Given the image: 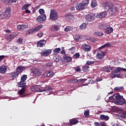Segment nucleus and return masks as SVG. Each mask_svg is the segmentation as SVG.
Segmentation results:
<instances>
[{
  "label": "nucleus",
  "mask_w": 126,
  "mask_h": 126,
  "mask_svg": "<svg viewBox=\"0 0 126 126\" xmlns=\"http://www.w3.org/2000/svg\"><path fill=\"white\" fill-rule=\"evenodd\" d=\"M7 69L5 66H1L0 67V71L2 73H5Z\"/></svg>",
  "instance_id": "33"
},
{
  "label": "nucleus",
  "mask_w": 126,
  "mask_h": 126,
  "mask_svg": "<svg viewBox=\"0 0 126 126\" xmlns=\"http://www.w3.org/2000/svg\"><path fill=\"white\" fill-rule=\"evenodd\" d=\"M108 27H109V26H108L106 24L98 26V28L100 30H104L107 28H108Z\"/></svg>",
  "instance_id": "30"
},
{
  "label": "nucleus",
  "mask_w": 126,
  "mask_h": 126,
  "mask_svg": "<svg viewBox=\"0 0 126 126\" xmlns=\"http://www.w3.org/2000/svg\"><path fill=\"white\" fill-rule=\"evenodd\" d=\"M5 58V56H0V62H1L4 58Z\"/></svg>",
  "instance_id": "60"
},
{
  "label": "nucleus",
  "mask_w": 126,
  "mask_h": 126,
  "mask_svg": "<svg viewBox=\"0 0 126 126\" xmlns=\"http://www.w3.org/2000/svg\"><path fill=\"white\" fill-rule=\"evenodd\" d=\"M25 13H31V11L28 9H26L25 10Z\"/></svg>",
  "instance_id": "64"
},
{
  "label": "nucleus",
  "mask_w": 126,
  "mask_h": 126,
  "mask_svg": "<svg viewBox=\"0 0 126 126\" xmlns=\"http://www.w3.org/2000/svg\"><path fill=\"white\" fill-rule=\"evenodd\" d=\"M10 0H1V1H2L4 3L9 4V2Z\"/></svg>",
  "instance_id": "57"
},
{
  "label": "nucleus",
  "mask_w": 126,
  "mask_h": 126,
  "mask_svg": "<svg viewBox=\"0 0 126 126\" xmlns=\"http://www.w3.org/2000/svg\"><path fill=\"white\" fill-rule=\"evenodd\" d=\"M89 40L92 43H94V41L95 40V39L94 38H93V37H91V38H89Z\"/></svg>",
  "instance_id": "59"
},
{
  "label": "nucleus",
  "mask_w": 126,
  "mask_h": 126,
  "mask_svg": "<svg viewBox=\"0 0 126 126\" xmlns=\"http://www.w3.org/2000/svg\"><path fill=\"white\" fill-rule=\"evenodd\" d=\"M95 18V15L94 14H88L86 15V20L89 22H92L94 21V20Z\"/></svg>",
  "instance_id": "8"
},
{
  "label": "nucleus",
  "mask_w": 126,
  "mask_h": 126,
  "mask_svg": "<svg viewBox=\"0 0 126 126\" xmlns=\"http://www.w3.org/2000/svg\"><path fill=\"white\" fill-rule=\"evenodd\" d=\"M58 18V14L55 9L50 10L49 19L53 21L57 20Z\"/></svg>",
  "instance_id": "5"
},
{
  "label": "nucleus",
  "mask_w": 126,
  "mask_h": 126,
  "mask_svg": "<svg viewBox=\"0 0 126 126\" xmlns=\"http://www.w3.org/2000/svg\"><path fill=\"white\" fill-rule=\"evenodd\" d=\"M26 91V87H23L22 88L21 90H20L18 92V94L19 95H23L24 93H25V91Z\"/></svg>",
  "instance_id": "29"
},
{
  "label": "nucleus",
  "mask_w": 126,
  "mask_h": 126,
  "mask_svg": "<svg viewBox=\"0 0 126 126\" xmlns=\"http://www.w3.org/2000/svg\"><path fill=\"white\" fill-rule=\"evenodd\" d=\"M44 33L42 32H39L37 34V36L39 37H42Z\"/></svg>",
  "instance_id": "54"
},
{
  "label": "nucleus",
  "mask_w": 126,
  "mask_h": 126,
  "mask_svg": "<svg viewBox=\"0 0 126 126\" xmlns=\"http://www.w3.org/2000/svg\"><path fill=\"white\" fill-rule=\"evenodd\" d=\"M31 74L34 77H39L42 74V71L39 69L33 68L32 70Z\"/></svg>",
  "instance_id": "7"
},
{
  "label": "nucleus",
  "mask_w": 126,
  "mask_h": 126,
  "mask_svg": "<svg viewBox=\"0 0 126 126\" xmlns=\"http://www.w3.org/2000/svg\"><path fill=\"white\" fill-rule=\"evenodd\" d=\"M18 85L19 88H25L26 83L24 81H21L18 83Z\"/></svg>",
  "instance_id": "28"
},
{
  "label": "nucleus",
  "mask_w": 126,
  "mask_h": 126,
  "mask_svg": "<svg viewBox=\"0 0 126 126\" xmlns=\"http://www.w3.org/2000/svg\"><path fill=\"white\" fill-rule=\"evenodd\" d=\"M28 28V26L26 25L22 24L17 26V30L19 31L23 32V30H25Z\"/></svg>",
  "instance_id": "18"
},
{
  "label": "nucleus",
  "mask_w": 126,
  "mask_h": 126,
  "mask_svg": "<svg viewBox=\"0 0 126 126\" xmlns=\"http://www.w3.org/2000/svg\"><path fill=\"white\" fill-rule=\"evenodd\" d=\"M90 3V0H83L80 2H77L76 5V9L78 11L83 10Z\"/></svg>",
  "instance_id": "3"
},
{
  "label": "nucleus",
  "mask_w": 126,
  "mask_h": 126,
  "mask_svg": "<svg viewBox=\"0 0 126 126\" xmlns=\"http://www.w3.org/2000/svg\"><path fill=\"white\" fill-rule=\"evenodd\" d=\"M90 68V66H88V65H84L83 67H82V70L85 72H88V70Z\"/></svg>",
  "instance_id": "40"
},
{
  "label": "nucleus",
  "mask_w": 126,
  "mask_h": 126,
  "mask_svg": "<svg viewBox=\"0 0 126 126\" xmlns=\"http://www.w3.org/2000/svg\"><path fill=\"white\" fill-rule=\"evenodd\" d=\"M19 75H20V74L16 72V71H13L9 73V75H10V77H11L13 79V80L17 79L18 78V77L19 76Z\"/></svg>",
  "instance_id": "15"
},
{
  "label": "nucleus",
  "mask_w": 126,
  "mask_h": 126,
  "mask_svg": "<svg viewBox=\"0 0 126 126\" xmlns=\"http://www.w3.org/2000/svg\"><path fill=\"white\" fill-rule=\"evenodd\" d=\"M46 44V40H41L38 41L36 43L37 47H43Z\"/></svg>",
  "instance_id": "20"
},
{
  "label": "nucleus",
  "mask_w": 126,
  "mask_h": 126,
  "mask_svg": "<svg viewBox=\"0 0 126 126\" xmlns=\"http://www.w3.org/2000/svg\"><path fill=\"white\" fill-rule=\"evenodd\" d=\"M30 90L32 92H45L47 95L50 94V92L53 90V89L49 86H46L44 90H41L40 89L39 85H33V86L31 87Z\"/></svg>",
  "instance_id": "1"
},
{
  "label": "nucleus",
  "mask_w": 126,
  "mask_h": 126,
  "mask_svg": "<svg viewBox=\"0 0 126 126\" xmlns=\"http://www.w3.org/2000/svg\"><path fill=\"white\" fill-rule=\"evenodd\" d=\"M119 9V7L116 6H112V7L108 9L109 11V14L111 17L114 16V15L118 12V9Z\"/></svg>",
  "instance_id": "6"
},
{
  "label": "nucleus",
  "mask_w": 126,
  "mask_h": 126,
  "mask_svg": "<svg viewBox=\"0 0 126 126\" xmlns=\"http://www.w3.org/2000/svg\"><path fill=\"white\" fill-rule=\"evenodd\" d=\"M76 72H81V68L80 67H77L74 68Z\"/></svg>",
  "instance_id": "58"
},
{
  "label": "nucleus",
  "mask_w": 126,
  "mask_h": 126,
  "mask_svg": "<svg viewBox=\"0 0 126 126\" xmlns=\"http://www.w3.org/2000/svg\"><path fill=\"white\" fill-rule=\"evenodd\" d=\"M65 19H67L68 21H71L74 18V16L72 15L71 14H67L66 15L64 16Z\"/></svg>",
  "instance_id": "24"
},
{
  "label": "nucleus",
  "mask_w": 126,
  "mask_h": 126,
  "mask_svg": "<svg viewBox=\"0 0 126 126\" xmlns=\"http://www.w3.org/2000/svg\"><path fill=\"white\" fill-rule=\"evenodd\" d=\"M23 38H18L17 40V43L19 45L23 44Z\"/></svg>",
  "instance_id": "43"
},
{
  "label": "nucleus",
  "mask_w": 126,
  "mask_h": 126,
  "mask_svg": "<svg viewBox=\"0 0 126 126\" xmlns=\"http://www.w3.org/2000/svg\"><path fill=\"white\" fill-rule=\"evenodd\" d=\"M46 19H47V17L45 14H43L42 15H39L36 18V21L37 23H42L44 22Z\"/></svg>",
  "instance_id": "9"
},
{
  "label": "nucleus",
  "mask_w": 126,
  "mask_h": 126,
  "mask_svg": "<svg viewBox=\"0 0 126 126\" xmlns=\"http://www.w3.org/2000/svg\"><path fill=\"white\" fill-rule=\"evenodd\" d=\"M84 115H85V117H89L90 115V111L87 110L84 112Z\"/></svg>",
  "instance_id": "44"
},
{
  "label": "nucleus",
  "mask_w": 126,
  "mask_h": 126,
  "mask_svg": "<svg viewBox=\"0 0 126 126\" xmlns=\"http://www.w3.org/2000/svg\"><path fill=\"white\" fill-rule=\"evenodd\" d=\"M69 50V51L70 53H73L75 50V47H72L71 48H69V50Z\"/></svg>",
  "instance_id": "53"
},
{
  "label": "nucleus",
  "mask_w": 126,
  "mask_h": 126,
  "mask_svg": "<svg viewBox=\"0 0 126 126\" xmlns=\"http://www.w3.org/2000/svg\"><path fill=\"white\" fill-rule=\"evenodd\" d=\"M125 100H120L119 99L118 100L115 101V104H117V105H123L125 104Z\"/></svg>",
  "instance_id": "39"
},
{
  "label": "nucleus",
  "mask_w": 126,
  "mask_h": 126,
  "mask_svg": "<svg viewBox=\"0 0 126 126\" xmlns=\"http://www.w3.org/2000/svg\"><path fill=\"white\" fill-rule=\"evenodd\" d=\"M114 98L117 100L123 99V101H125V99L124 98L123 96H121L120 94H113Z\"/></svg>",
  "instance_id": "25"
},
{
  "label": "nucleus",
  "mask_w": 126,
  "mask_h": 126,
  "mask_svg": "<svg viewBox=\"0 0 126 126\" xmlns=\"http://www.w3.org/2000/svg\"><path fill=\"white\" fill-rule=\"evenodd\" d=\"M109 119V117L108 116H106L104 115H100V120L101 121H107Z\"/></svg>",
  "instance_id": "26"
},
{
  "label": "nucleus",
  "mask_w": 126,
  "mask_h": 126,
  "mask_svg": "<svg viewBox=\"0 0 126 126\" xmlns=\"http://www.w3.org/2000/svg\"><path fill=\"white\" fill-rule=\"evenodd\" d=\"M25 70V67L24 66H18L16 69V71L15 72H16L17 73L20 74L23 72L24 70Z\"/></svg>",
  "instance_id": "22"
},
{
  "label": "nucleus",
  "mask_w": 126,
  "mask_h": 126,
  "mask_svg": "<svg viewBox=\"0 0 126 126\" xmlns=\"http://www.w3.org/2000/svg\"><path fill=\"white\" fill-rule=\"evenodd\" d=\"M121 71H126V69L118 67L116 70H114L112 73H110V77L112 79L115 78H120Z\"/></svg>",
  "instance_id": "2"
},
{
  "label": "nucleus",
  "mask_w": 126,
  "mask_h": 126,
  "mask_svg": "<svg viewBox=\"0 0 126 126\" xmlns=\"http://www.w3.org/2000/svg\"><path fill=\"white\" fill-rule=\"evenodd\" d=\"M82 49L85 52H90L91 49V46L87 44H83L82 45Z\"/></svg>",
  "instance_id": "13"
},
{
  "label": "nucleus",
  "mask_w": 126,
  "mask_h": 126,
  "mask_svg": "<svg viewBox=\"0 0 126 126\" xmlns=\"http://www.w3.org/2000/svg\"><path fill=\"white\" fill-rule=\"evenodd\" d=\"M53 63L52 62H49V63H47L45 64V66H46L47 67H50L51 66H53Z\"/></svg>",
  "instance_id": "46"
},
{
  "label": "nucleus",
  "mask_w": 126,
  "mask_h": 126,
  "mask_svg": "<svg viewBox=\"0 0 126 126\" xmlns=\"http://www.w3.org/2000/svg\"><path fill=\"white\" fill-rule=\"evenodd\" d=\"M30 5H31L30 4H25L24 6H23L22 9V10L27 9V8Z\"/></svg>",
  "instance_id": "51"
},
{
  "label": "nucleus",
  "mask_w": 126,
  "mask_h": 126,
  "mask_svg": "<svg viewBox=\"0 0 126 126\" xmlns=\"http://www.w3.org/2000/svg\"><path fill=\"white\" fill-rule=\"evenodd\" d=\"M60 25H55L52 27V31L53 32H57L60 30Z\"/></svg>",
  "instance_id": "27"
},
{
  "label": "nucleus",
  "mask_w": 126,
  "mask_h": 126,
  "mask_svg": "<svg viewBox=\"0 0 126 126\" xmlns=\"http://www.w3.org/2000/svg\"><path fill=\"white\" fill-rule=\"evenodd\" d=\"M115 67L114 66H111L110 65L105 66L103 67V69L106 72H110L111 70H114Z\"/></svg>",
  "instance_id": "14"
},
{
  "label": "nucleus",
  "mask_w": 126,
  "mask_h": 126,
  "mask_svg": "<svg viewBox=\"0 0 126 126\" xmlns=\"http://www.w3.org/2000/svg\"><path fill=\"white\" fill-rule=\"evenodd\" d=\"M120 117L123 119H126V112H123L121 115H120Z\"/></svg>",
  "instance_id": "52"
},
{
  "label": "nucleus",
  "mask_w": 126,
  "mask_h": 126,
  "mask_svg": "<svg viewBox=\"0 0 126 126\" xmlns=\"http://www.w3.org/2000/svg\"><path fill=\"white\" fill-rule=\"evenodd\" d=\"M42 27H43L42 25L37 26L35 28H34L33 29V30L34 32H39V30H41V29L42 28Z\"/></svg>",
  "instance_id": "35"
},
{
  "label": "nucleus",
  "mask_w": 126,
  "mask_h": 126,
  "mask_svg": "<svg viewBox=\"0 0 126 126\" xmlns=\"http://www.w3.org/2000/svg\"><path fill=\"white\" fill-rule=\"evenodd\" d=\"M55 75V73L54 71H50L48 72V73L43 74L42 77L43 78L48 77L52 78Z\"/></svg>",
  "instance_id": "12"
},
{
  "label": "nucleus",
  "mask_w": 126,
  "mask_h": 126,
  "mask_svg": "<svg viewBox=\"0 0 126 126\" xmlns=\"http://www.w3.org/2000/svg\"><path fill=\"white\" fill-rule=\"evenodd\" d=\"M60 51H61L60 48H55V50H53V53H54L55 54L59 53Z\"/></svg>",
  "instance_id": "42"
},
{
  "label": "nucleus",
  "mask_w": 126,
  "mask_h": 126,
  "mask_svg": "<svg viewBox=\"0 0 126 126\" xmlns=\"http://www.w3.org/2000/svg\"><path fill=\"white\" fill-rule=\"evenodd\" d=\"M105 56V53L103 51H98L96 55V58L98 60H102Z\"/></svg>",
  "instance_id": "11"
},
{
  "label": "nucleus",
  "mask_w": 126,
  "mask_h": 126,
  "mask_svg": "<svg viewBox=\"0 0 126 126\" xmlns=\"http://www.w3.org/2000/svg\"><path fill=\"white\" fill-rule=\"evenodd\" d=\"M87 24L85 23H83L82 25H81L79 27L80 30H84L87 28Z\"/></svg>",
  "instance_id": "36"
},
{
  "label": "nucleus",
  "mask_w": 126,
  "mask_h": 126,
  "mask_svg": "<svg viewBox=\"0 0 126 126\" xmlns=\"http://www.w3.org/2000/svg\"><path fill=\"white\" fill-rule=\"evenodd\" d=\"M94 125L95 126H99L100 125V123L98 122H95L94 123Z\"/></svg>",
  "instance_id": "62"
},
{
  "label": "nucleus",
  "mask_w": 126,
  "mask_h": 126,
  "mask_svg": "<svg viewBox=\"0 0 126 126\" xmlns=\"http://www.w3.org/2000/svg\"><path fill=\"white\" fill-rule=\"evenodd\" d=\"M87 79H80L78 80V83H84L85 81H87Z\"/></svg>",
  "instance_id": "47"
},
{
  "label": "nucleus",
  "mask_w": 126,
  "mask_h": 126,
  "mask_svg": "<svg viewBox=\"0 0 126 126\" xmlns=\"http://www.w3.org/2000/svg\"><path fill=\"white\" fill-rule=\"evenodd\" d=\"M124 90V87L123 86L122 87H116L114 88V91H119L121 92L122 90Z\"/></svg>",
  "instance_id": "38"
},
{
  "label": "nucleus",
  "mask_w": 126,
  "mask_h": 126,
  "mask_svg": "<svg viewBox=\"0 0 126 126\" xmlns=\"http://www.w3.org/2000/svg\"><path fill=\"white\" fill-rule=\"evenodd\" d=\"M61 53L62 55H65V51L64 50V49L62 50L61 51Z\"/></svg>",
  "instance_id": "63"
},
{
  "label": "nucleus",
  "mask_w": 126,
  "mask_h": 126,
  "mask_svg": "<svg viewBox=\"0 0 126 126\" xmlns=\"http://www.w3.org/2000/svg\"><path fill=\"white\" fill-rule=\"evenodd\" d=\"M114 31V29H113V28L110 27H108L106 29L104 30V33H106L107 35L111 34Z\"/></svg>",
  "instance_id": "16"
},
{
  "label": "nucleus",
  "mask_w": 126,
  "mask_h": 126,
  "mask_svg": "<svg viewBox=\"0 0 126 126\" xmlns=\"http://www.w3.org/2000/svg\"><path fill=\"white\" fill-rule=\"evenodd\" d=\"M55 61L56 62H59V61H60V58L59 57H55Z\"/></svg>",
  "instance_id": "61"
},
{
  "label": "nucleus",
  "mask_w": 126,
  "mask_h": 126,
  "mask_svg": "<svg viewBox=\"0 0 126 126\" xmlns=\"http://www.w3.org/2000/svg\"><path fill=\"white\" fill-rule=\"evenodd\" d=\"M11 16V8H7L5 12L0 14V17L1 19H8Z\"/></svg>",
  "instance_id": "4"
},
{
  "label": "nucleus",
  "mask_w": 126,
  "mask_h": 126,
  "mask_svg": "<svg viewBox=\"0 0 126 126\" xmlns=\"http://www.w3.org/2000/svg\"><path fill=\"white\" fill-rule=\"evenodd\" d=\"M97 2H96V0H92L91 5L92 8L95 7L97 6Z\"/></svg>",
  "instance_id": "37"
},
{
  "label": "nucleus",
  "mask_w": 126,
  "mask_h": 126,
  "mask_svg": "<svg viewBox=\"0 0 126 126\" xmlns=\"http://www.w3.org/2000/svg\"><path fill=\"white\" fill-rule=\"evenodd\" d=\"M73 30V27L72 26H68L66 28H64V31L65 32H68L72 31Z\"/></svg>",
  "instance_id": "31"
},
{
  "label": "nucleus",
  "mask_w": 126,
  "mask_h": 126,
  "mask_svg": "<svg viewBox=\"0 0 126 126\" xmlns=\"http://www.w3.org/2000/svg\"><path fill=\"white\" fill-rule=\"evenodd\" d=\"M79 121L78 120H77V119H76V118H73L72 119L69 120V123L70 126L77 125Z\"/></svg>",
  "instance_id": "21"
},
{
  "label": "nucleus",
  "mask_w": 126,
  "mask_h": 126,
  "mask_svg": "<svg viewBox=\"0 0 126 126\" xmlns=\"http://www.w3.org/2000/svg\"><path fill=\"white\" fill-rule=\"evenodd\" d=\"M107 13L106 11H104L103 12H101L98 13L96 15V17L97 19H102L105 17L107 16Z\"/></svg>",
  "instance_id": "19"
},
{
  "label": "nucleus",
  "mask_w": 126,
  "mask_h": 126,
  "mask_svg": "<svg viewBox=\"0 0 126 126\" xmlns=\"http://www.w3.org/2000/svg\"><path fill=\"white\" fill-rule=\"evenodd\" d=\"M27 79V76L25 74L23 75L21 78V81L26 82Z\"/></svg>",
  "instance_id": "41"
},
{
  "label": "nucleus",
  "mask_w": 126,
  "mask_h": 126,
  "mask_svg": "<svg viewBox=\"0 0 126 126\" xmlns=\"http://www.w3.org/2000/svg\"><path fill=\"white\" fill-rule=\"evenodd\" d=\"M81 36L80 35H76L74 37V40H76L77 41H78L79 40H80Z\"/></svg>",
  "instance_id": "55"
},
{
  "label": "nucleus",
  "mask_w": 126,
  "mask_h": 126,
  "mask_svg": "<svg viewBox=\"0 0 126 126\" xmlns=\"http://www.w3.org/2000/svg\"><path fill=\"white\" fill-rule=\"evenodd\" d=\"M52 51L51 50H46L40 53V55H41L42 57H47L50 55Z\"/></svg>",
  "instance_id": "17"
},
{
  "label": "nucleus",
  "mask_w": 126,
  "mask_h": 126,
  "mask_svg": "<svg viewBox=\"0 0 126 126\" xmlns=\"http://www.w3.org/2000/svg\"><path fill=\"white\" fill-rule=\"evenodd\" d=\"M80 57V55L79 53H76L74 54L73 56V58L75 59H78Z\"/></svg>",
  "instance_id": "45"
},
{
  "label": "nucleus",
  "mask_w": 126,
  "mask_h": 126,
  "mask_svg": "<svg viewBox=\"0 0 126 126\" xmlns=\"http://www.w3.org/2000/svg\"><path fill=\"white\" fill-rule=\"evenodd\" d=\"M34 32H34V31L33 30V29H32L31 30H29L27 31V33L29 34H32Z\"/></svg>",
  "instance_id": "48"
},
{
  "label": "nucleus",
  "mask_w": 126,
  "mask_h": 126,
  "mask_svg": "<svg viewBox=\"0 0 126 126\" xmlns=\"http://www.w3.org/2000/svg\"><path fill=\"white\" fill-rule=\"evenodd\" d=\"M111 43H109V42H108L107 43H105L103 45L100 47L99 48H98V49L101 50L104 48L109 47L110 46H111Z\"/></svg>",
  "instance_id": "34"
},
{
  "label": "nucleus",
  "mask_w": 126,
  "mask_h": 126,
  "mask_svg": "<svg viewBox=\"0 0 126 126\" xmlns=\"http://www.w3.org/2000/svg\"><path fill=\"white\" fill-rule=\"evenodd\" d=\"M114 6V4L111 2H106L103 3V7L105 10H108L112 6Z\"/></svg>",
  "instance_id": "10"
},
{
  "label": "nucleus",
  "mask_w": 126,
  "mask_h": 126,
  "mask_svg": "<svg viewBox=\"0 0 126 126\" xmlns=\"http://www.w3.org/2000/svg\"><path fill=\"white\" fill-rule=\"evenodd\" d=\"M94 36H101L103 35V33L102 32L96 31L94 33Z\"/></svg>",
  "instance_id": "32"
},
{
  "label": "nucleus",
  "mask_w": 126,
  "mask_h": 126,
  "mask_svg": "<svg viewBox=\"0 0 126 126\" xmlns=\"http://www.w3.org/2000/svg\"><path fill=\"white\" fill-rule=\"evenodd\" d=\"M94 61H86V64L87 65H91L94 63Z\"/></svg>",
  "instance_id": "50"
},
{
  "label": "nucleus",
  "mask_w": 126,
  "mask_h": 126,
  "mask_svg": "<svg viewBox=\"0 0 126 126\" xmlns=\"http://www.w3.org/2000/svg\"><path fill=\"white\" fill-rule=\"evenodd\" d=\"M17 1V0H9L8 4H11L12 3H15Z\"/></svg>",
  "instance_id": "56"
},
{
  "label": "nucleus",
  "mask_w": 126,
  "mask_h": 126,
  "mask_svg": "<svg viewBox=\"0 0 126 126\" xmlns=\"http://www.w3.org/2000/svg\"><path fill=\"white\" fill-rule=\"evenodd\" d=\"M63 59L65 63H70L72 61V58L69 56H63Z\"/></svg>",
  "instance_id": "23"
},
{
  "label": "nucleus",
  "mask_w": 126,
  "mask_h": 126,
  "mask_svg": "<svg viewBox=\"0 0 126 126\" xmlns=\"http://www.w3.org/2000/svg\"><path fill=\"white\" fill-rule=\"evenodd\" d=\"M39 13L41 15H44L45 13V11H44V9H39Z\"/></svg>",
  "instance_id": "49"
}]
</instances>
